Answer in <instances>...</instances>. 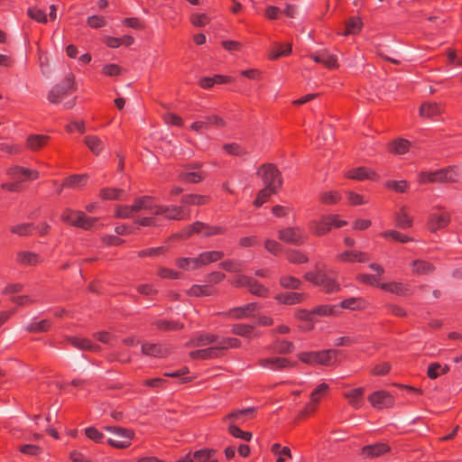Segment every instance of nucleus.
I'll return each mask as SVG.
<instances>
[{
  "mask_svg": "<svg viewBox=\"0 0 462 462\" xmlns=\"http://www.w3.org/2000/svg\"><path fill=\"white\" fill-rule=\"evenodd\" d=\"M217 335L216 334H201L198 335L188 343L190 347H197L189 353L192 359H212L218 357L221 353L217 345Z\"/></svg>",
  "mask_w": 462,
  "mask_h": 462,
  "instance_id": "obj_1",
  "label": "nucleus"
},
{
  "mask_svg": "<svg viewBox=\"0 0 462 462\" xmlns=\"http://www.w3.org/2000/svg\"><path fill=\"white\" fill-rule=\"evenodd\" d=\"M304 278L320 287L326 293H332L340 290V285L336 279L328 276L327 271L318 265L315 268V272L307 273Z\"/></svg>",
  "mask_w": 462,
  "mask_h": 462,
  "instance_id": "obj_2",
  "label": "nucleus"
},
{
  "mask_svg": "<svg viewBox=\"0 0 462 462\" xmlns=\"http://www.w3.org/2000/svg\"><path fill=\"white\" fill-rule=\"evenodd\" d=\"M340 356V351L328 349L320 352H302L299 354V358L309 365H332L339 360Z\"/></svg>",
  "mask_w": 462,
  "mask_h": 462,
  "instance_id": "obj_3",
  "label": "nucleus"
},
{
  "mask_svg": "<svg viewBox=\"0 0 462 462\" xmlns=\"http://www.w3.org/2000/svg\"><path fill=\"white\" fill-rule=\"evenodd\" d=\"M105 430L113 433V437L106 440V443L117 449H125L131 446V441L134 439V431L131 429L120 426H107Z\"/></svg>",
  "mask_w": 462,
  "mask_h": 462,
  "instance_id": "obj_4",
  "label": "nucleus"
},
{
  "mask_svg": "<svg viewBox=\"0 0 462 462\" xmlns=\"http://www.w3.org/2000/svg\"><path fill=\"white\" fill-rule=\"evenodd\" d=\"M141 200H145V204H147V208H142V211L148 212L149 216L139 217L135 222L142 226H158L156 217L163 216L164 210L161 211L159 208H164V205L153 203V199L149 196L142 197Z\"/></svg>",
  "mask_w": 462,
  "mask_h": 462,
  "instance_id": "obj_5",
  "label": "nucleus"
},
{
  "mask_svg": "<svg viewBox=\"0 0 462 462\" xmlns=\"http://www.w3.org/2000/svg\"><path fill=\"white\" fill-rule=\"evenodd\" d=\"M257 174L262 178L263 183L265 187L278 190L282 186V178L280 171L273 164H264L261 166Z\"/></svg>",
  "mask_w": 462,
  "mask_h": 462,
  "instance_id": "obj_6",
  "label": "nucleus"
},
{
  "mask_svg": "<svg viewBox=\"0 0 462 462\" xmlns=\"http://www.w3.org/2000/svg\"><path fill=\"white\" fill-rule=\"evenodd\" d=\"M280 240L293 245H300L304 243L307 238L305 232L300 227H285L279 230Z\"/></svg>",
  "mask_w": 462,
  "mask_h": 462,
  "instance_id": "obj_7",
  "label": "nucleus"
},
{
  "mask_svg": "<svg viewBox=\"0 0 462 462\" xmlns=\"http://www.w3.org/2000/svg\"><path fill=\"white\" fill-rule=\"evenodd\" d=\"M368 402L370 404L377 409H389L394 405L393 396L387 391L380 390L375 391L368 396Z\"/></svg>",
  "mask_w": 462,
  "mask_h": 462,
  "instance_id": "obj_8",
  "label": "nucleus"
},
{
  "mask_svg": "<svg viewBox=\"0 0 462 462\" xmlns=\"http://www.w3.org/2000/svg\"><path fill=\"white\" fill-rule=\"evenodd\" d=\"M255 407H249L245 409L241 410H234L228 414H226L225 417H223L222 420L224 422L227 420H231L233 424L236 422L241 424L245 422L248 420H252L255 417Z\"/></svg>",
  "mask_w": 462,
  "mask_h": 462,
  "instance_id": "obj_9",
  "label": "nucleus"
},
{
  "mask_svg": "<svg viewBox=\"0 0 462 462\" xmlns=\"http://www.w3.org/2000/svg\"><path fill=\"white\" fill-rule=\"evenodd\" d=\"M142 208H147L145 200H141V198L136 199L132 206H117L116 217L119 218H131L134 214L142 211Z\"/></svg>",
  "mask_w": 462,
  "mask_h": 462,
  "instance_id": "obj_10",
  "label": "nucleus"
},
{
  "mask_svg": "<svg viewBox=\"0 0 462 462\" xmlns=\"http://www.w3.org/2000/svg\"><path fill=\"white\" fill-rule=\"evenodd\" d=\"M7 173L14 180H16L19 183L27 180H34L39 177V172L37 171L21 166L11 167L8 169Z\"/></svg>",
  "mask_w": 462,
  "mask_h": 462,
  "instance_id": "obj_11",
  "label": "nucleus"
},
{
  "mask_svg": "<svg viewBox=\"0 0 462 462\" xmlns=\"http://www.w3.org/2000/svg\"><path fill=\"white\" fill-rule=\"evenodd\" d=\"M365 388L356 387L343 393V397L347 400L348 404L356 410L360 409L364 404Z\"/></svg>",
  "mask_w": 462,
  "mask_h": 462,
  "instance_id": "obj_12",
  "label": "nucleus"
},
{
  "mask_svg": "<svg viewBox=\"0 0 462 462\" xmlns=\"http://www.w3.org/2000/svg\"><path fill=\"white\" fill-rule=\"evenodd\" d=\"M390 449L389 445L385 443H375L364 446L361 449V454L366 457L373 458L386 454Z\"/></svg>",
  "mask_w": 462,
  "mask_h": 462,
  "instance_id": "obj_13",
  "label": "nucleus"
},
{
  "mask_svg": "<svg viewBox=\"0 0 462 462\" xmlns=\"http://www.w3.org/2000/svg\"><path fill=\"white\" fill-rule=\"evenodd\" d=\"M142 353L144 356L164 357L170 353V350L168 347L160 344L143 343L142 345Z\"/></svg>",
  "mask_w": 462,
  "mask_h": 462,
  "instance_id": "obj_14",
  "label": "nucleus"
},
{
  "mask_svg": "<svg viewBox=\"0 0 462 462\" xmlns=\"http://www.w3.org/2000/svg\"><path fill=\"white\" fill-rule=\"evenodd\" d=\"M449 215L446 212L440 214L433 213L430 215L428 221V227L431 232H436L438 229L443 228L449 223Z\"/></svg>",
  "mask_w": 462,
  "mask_h": 462,
  "instance_id": "obj_15",
  "label": "nucleus"
},
{
  "mask_svg": "<svg viewBox=\"0 0 462 462\" xmlns=\"http://www.w3.org/2000/svg\"><path fill=\"white\" fill-rule=\"evenodd\" d=\"M200 163H193L185 167L183 171L180 172V179L189 183H198L201 180L202 177L199 173L193 171L194 169H199Z\"/></svg>",
  "mask_w": 462,
  "mask_h": 462,
  "instance_id": "obj_16",
  "label": "nucleus"
},
{
  "mask_svg": "<svg viewBox=\"0 0 462 462\" xmlns=\"http://www.w3.org/2000/svg\"><path fill=\"white\" fill-rule=\"evenodd\" d=\"M160 209L161 211L164 210L163 217L169 220H182L189 217V214H187L182 207L164 205V208Z\"/></svg>",
  "mask_w": 462,
  "mask_h": 462,
  "instance_id": "obj_17",
  "label": "nucleus"
},
{
  "mask_svg": "<svg viewBox=\"0 0 462 462\" xmlns=\"http://www.w3.org/2000/svg\"><path fill=\"white\" fill-rule=\"evenodd\" d=\"M67 341L71 344L73 346H75L78 349L80 350H89L93 352H97L100 350V346L98 345H96L92 343L88 338H80L77 337H68Z\"/></svg>",
  "mask_w": 462,
  "mask_h": 462,
  "instance_id": "obj_18",
  "label": "nucleus"
},
{
  "mask_svg": "<svg viewBox=\"0 0 462 462\" xmlns=\"http://www.w3.org/2000/svg\"><path fill=\"white\" fill-rule=\"evenodd\" d=\"M368 306L367 301L360 297H351L341 301L339 309L349 310H363Z\"/></svg>",
  "mask_w": 462,
  "mask_h": 462,
  "instance_id": "obj_19",
  "label": "nucleus"
},
{
  "mask_svg": "<svg viewBox=\"0 0 462 462\" xmlns=\"http://www.w3.org/2000/svg\"><path fill=\"white\" fill-rule=\"evenodd\" d=\"M420 116L424 118H431L443 112V107L435 102L423 103L420 107Z\"/></svg>",
  "mask_w": 462,
  "mask_h": 462,
  "instance_id": "obj_20",
  "label": "nucleus"
},
{
  "mask_svg": "<svg viewBox=\"0 0 462 462\" xmlns=\"http://www.w3.org/2000/svg\"><path fill=\"white\" fill-rule=\"evenodd\" d=\"M224 256L221 251H206L199 254L197 256L199 268L208 265L211 263H215Z\"/></svg>",
  "mask_w": 462,
  "mask_h": 462,
  "instance_id": "obj_21",
  "label": "nucleus"
},
{
  "mask_svg": "<svg viewBox=\"0 0 462 462\" xmlns=\"http://www.w3.org/2000/svg\"><path fill=\"white\" fill-rule=\"evenodd\" d=\"M411 272L416 274H430L434 271V265L425 260L416 259L411 263Z\"/></svg>",
  "mask_w": 462,
  "mask_h": 462,
  "instance_id": "obj_22",
  "label": "nucleus"
},
{
  "mask_svg": "<svg viewBox=\"0 0 462 462\" xmlns=\"http://www.w3.org/2000/svg\"><path fill=\"white\" fill-rule=\"evenodd\" d=\"M258 309L255 302L246 304L230 310L229 315L235 319H244L252 315Z\"/></svg>",
  "mask_w": 462,
  "mask_h": 462,
  "instance_id": "obj_23",
  "label": "nucleus"
},
{
  "mask_svg": "<svg viewBox=\"0 0 462 462\" xmlns=\"http://www.w3.org/2000/svg\"><path fill=\"white\" fill-rule=\"evenodd\" d=\"M217 450L213 448H201L193 453L194 462H217Z\"/></svg>",
  "mask_w": 462,
  "mask_h": 462,
  "instance_id": "obj_24",
  "label": "nucleus"
},
{
  "mask_svg": "<svg viewBox=\"0 0 462 462\" xmlns=\"http://www.w3.org/2000/svg\"><path fill=\"white\" fill-rule=\"evenodd\" d=\"M337 258L343 262L365 263L368 261V255L361 251H345L338 254Z\"/></svg>",
  "mask_w": 462,
  "mask_h": 462,
  "instance_id": "obj_25",
  "label": "nucleus"
},
{
  "mask_svg": "<svg viewBox=\"0 0 462 462\" xmlns=\"http://www.w3.org/2000/svg\"><path fill=\"white\" fill-rule=\"evenodd\" d=\"M379 287L388 292L396 294V295H405L407 294L409 289L402 282H390L380 283Z\"/></svg>",
  "mask_w": 462,
  "mask_h": 462,
  "instance_id": "obj_26",
  "label": "nucleus"
},
{
  "mask_svg": "<svg viewBox=\"0 0 462 462\" xmlns=\"http://www.w3.org/2000/svg\"><path fill=\"white\" fill-rule=\"evenodd\" d=\"M304 294L300 292H286L277 294L275 300L281 303L287 305H294L303 300Z\"/></svg>",
  "mask_w": 462,
  "mask_h": 462,
  "instance_id": "obj_27",
  "label": "nucleus"
},
{
  "mask_svg": "<svg viewBox=\"0 0 462 462\" xmlns=\"http://www.w3.org/2000/svg\"><path fill=\"white\" fill-rule=\"evenodd\" d=\"M374 176L375 173L374 171L363 167L353 169L346 172V177L356 180L374 179Z\"/></svg>",
  "mask_w": 462,
  "mask_h": 462,
  "instance_id": "obj_28",
  "label": "nucleus"
},
{
  "mask_svg": "<svg viewBox=\"0 0 462 462\" xmlns=\"http://www.w3.org/2000/svg\"><path fill=\"white\" fill-rule=\"evenodd\" d=\"M97 220V218L88 217L85 213L79 211L76 213V218L73 222V226L88 230L94 226Z\"/></svg>",
  "mask_w": 462,
  "mask_h": 462,
  "instance_id": "obj_29",
  "label": "nucleus"
},
{
  "mask_svg": "<svg viewBox=\"0 0 462 462\" xmlns=\"http://www.w3.org/2000/svg\"><path fill=\"white\" fill-rule=\"evenodd\" d=\"M48 140L47 135L31 134L27 138V147L32 151H38L47 143Z\"/></svg>",
  "mask_w": 462,
  "mask_h": 462,
  "instance_id": "obj_30",
  "label": "nucleus"
},
{
  "mask_svg": "<svg viewBox=\"0 0 462 462\" xmlns=\"http://www.w3.org/2000/svg\"><path fill=\"white\" fill-rule=\"evenodd\" d=\"M194 229L197 234H201L205 237L222 233V228L218 226H209L201 222L194 223Z\"/></svg>",
  "mask_w": 462,
  "mask_h": 462,
  "instance_id": "obj_31",
  "label": "nucleus"
},
{
  "mask_svg": "<svg viewBox=\"0 0 462 462\" xmlns=\"http://www.w3.org/2000/svg\"><path fill=\"white\" fill-rule=\"evenodd\" d=\"M176 265L185 271L199 269L197 257H179L175 261Z\"/></svg>",
  "mask_w": 462,
  "mask_h": 462,
  "instance_id": "obj_32",
  "label": "nucleus"
},
{
  "mask_svg": "<svg viewBox=\"0 0 462 462\" xmlns=\"http://www.w3.org/2000/svg\"><path fill=\"white\" fill-rule=\"evenodd\" d=\"M419 181L421 184L426 183H442L441 170L430 172H420L419 174Z\"/></svg>",
  "mask_w": 462,
  "mask_h": 462,
  "instance_id": "obj_33",
  "label": "nucleus"
},
{
  "mask_svg": "<svg viewBox=\"0 0 462 462\" xmlns=\"http://www.w3.org/2000/svg\"><path fill=\"white\" fill-rule=\"evenodd\" d=\"M363 27V23L359 17H351L346 22V31L343 35L358 33Z\"/></svg>",
  "mask_w": 462,
  "mask_h": 462,
  "instance_id": "obj_34",
  "label": "nucleus"
},
{
  "mask_svg": "<svg viewBox=\"0 0 462 462\" xmlns=\"http://www.w3.org/2000/svg\"><path fill=\"white\" fill-rule=\"evenodd\" d=\"M67 95L65 88L58 84L49 91L47 98L51 103L57 104Z\"/></svg>",
  "mask_w": 462,
  "mask_h": 462,
  "instance_id": "obj_35",
  "label": "nucleus"
},
{
  "mask_svg": "<svg viewBox=\"0 0 462 462\" xmlns=\"http://www.w3.org/2000/svg\"><path fill=\"white\" fill-rule=\"evenodd\" d=\"M17 261L25 265H34L40 261V257L38 254L32 252H20L18 254Z\"/></svg>",
  "mask_w": 462,
  "mask_h": 462,
  "instance_id": "obj_36",
  "label": "nucleus"
},
{
  "mask_svg": "<svg viewBox=\"0 0 462 462\" xmlns=\"http://www.w3.org/2000/svg\"><path fill=\"white\" fill-rule=\"evenodd\" d=\"M314 315L319 316H337L340 313L339 307L337 305H321L313 309Z\"/></svg>",
  "mask_w": 462,
  "mask_h": 462,
  "instance_id": "obj_37",
  "label": "nucleus"
},
{
  "mask_svg": "<svg viewBox=\"0 0 462 462\" xmlns=\"http://www.w3.org/2000/svg\"><path fill=\"white\" fill-rule=\"evenodd\" d=\"M395 219L396 225L400 228L406 229L412 226V218L407 214L404 208L396 214Z\"/></svg>",
  "mask_w": 462,
  "mask_h": 462,
  "instance_id": "obj_38",
  "label": "nucleus"
},
{
  "mask_svg": "<svg viewBox=\"0 0 462 462\" xmlns=\"http://www.w3.org/2000/svg\"><path fill=\"white\" fill-rule=\"evenodd\" d=\"M291 51L292 47L291 43L276 44L271 51L270 59L276 60L281 56H287L291 52Z\"/></svg>",
  "mask_w": 462,
  "mask_h": 462,
  "instance_id": "obj_39",
  "label": "nucleus"
},
{
  "mask_svg": "<svg viewBox=\"0 0 462 462\" xmlns=\"http://www.w3.org/2000/svg\"><path fill=\"white\" fill-rule=\"evenodd\" d=\"M273 348L279 354H289L294 350V345L291 341L278 339L273 343Z\"/></svg>",
  "mask_w": 462,
  "mask_h": 462,
  "instance_id": "obj_40",
  "label": "nucleus"
},
{
  "mask_svg": "<svg viewBox=\"0 0 462 462\" xmlns=\"http://www.w3.org/2000/svg\"><path fill=\"white\" fill-rule=\"evenodd\" d=\"M228 433L236 439H241L245 441H250L253 434L250 431H244L236 424L230 423L227 429Z\"/></svg>",
  "mask_w": 462,
  "mask_h": 462,
  "instance_id": "obj_41",
  "label": "nucleus"
},
{
  "mask_svg": "<svg viewBox=\"0 0 462 462\" xmlns=\"http://www.w3.org/2000/svg\"><path fill=\"white\" fill-rule=\"evenodd\" d=\"M260 364L263 367L270 368L271 370H275L276 368L285 367L288 362L284 358L274 357L263 359L260 361Z\"/></svg>",
  "mask_w": 462,
  "mask_h": 462,
  "instance_id": "obj_42",
  "label": "nucleus"
},
{
  "mask_svg": "<svg viewBox=\"0 0 462 462\" xmlns=\"http://www.w3.org/2000/svg\"><path fill=\"white\" fill-rule=\"evenodd\" d=\"M84 142L86 145L90 149V151L95 154H98L103 150V143L97 136H86Z\"/></svg>",
  "mask_w": 462,
  "mask_h": 462,
  "instance_id": "obj_43",
  "label": "nucleus"
},
{
  "mask_svg": "<svg viewBox=\"0 0 462 462\" xmlns=\"http://www.w3.org/2000/svg\"><path fill=\"white\" fill-rule=\"evenodd\" d=\"M85 435L95 443L101 444L105 442L104 434L94 426L86 428Z\"/></svg>",
  "mask_w": 462,
  "mask_h": 462,
  "instance_id": "obj_44",
  "label": "nucleus"
},
{
  "mask_svg": "<svg viewBox=\"0 0 462 462\" xmlns=\"http://www.w3.org/2000/svg\"><path fill=\"white\" fill-rule=\"evenodd\" d=\"M211 293L212 291L208 285H193L187 291V294L190 297L208 296Z\"/></svg>",
  "mask_w": 462,
  "mask_h": 462,
  "instance_id": "obj_45",
  "label": "nucleus"
},
{
  "mask_svg": "<svg viewBox=\"0 0 462 462\" xmlns=\"http://www.w3.org/2000/svg\"><path fill=\"white\" fill-rule=\"evenodd\" d=\"M232 333L237 336L250 337L254 335V327L250 325L237 324L232 328Z\"/></svg>",
  "mask_w": 462,
  "mask_h": 462,
  "instance_id": "obj_46",
  "label": "nucleus"
},
{
  "mask_svg": "<svg viewBox=\"0 0 462 462\" xmlns=\"http://www.w3.org/2000/svg\"><path fill=\"white\" fill-rule=\"evenodd\" d=\"M88 179V175L82 174V175H72L69 177L65 181L63 182V187L67 188H77L81 187L84 185V182Z\"/></svg>",
  "mask_w": 462,
  "mask_h": 462,
  "instance_id": "obj_47",
  "label": "nucleus"
},
{
  "mask_svg": "<svg viewBox=\"0 0 462 462\" xmlns=\"http://www.w3.org/2000/svg\"><path fill=\"white\" fill-rule=\"evenodd\" d=\"M280 284L283 288L297 290L300 288L301 282L293 276L283 275L280 279Z\"/></svg>",
  "mask_w": 462,
  "mask_h": 462,
  "instance_id": "obj_48",
  "label": "nucleus"
},
{
  "mask_svg": "<svg viewBox=\"0 0 462 462\" xmlns=\"http://www.w3.org/2000/svg\"><path fill=\"white\" fill-rule=\"evenodd\" d=\"M441 176L443 182H455L458 179V171L455 166L441 169Z\"/></svg>",
  "mask_w": 462,
  "mask_h": 462,
  "instance_id": "obj_49",
  "label": "nucleus"
},
{
  "mask_svg": "<svg viewBox=\"0 0 462 462\" xmlns=\"http://www.w3.org/2000/svg\"><path fill=\"white\" fill-rule=\"evenodd\" d=\"M329 386L326 383L319 384L310 393L312 402L319 403L320 399L328 393Z\"/></svg>",
  "mask_w": 462,
  "mask_h": 462,
  "instance_id": "obj_50",
  "label": "nucleus"
},
{
  "mask_svg": "<svg viewBox=\"0 0 462 462\" xmlns=\"http://www.w3.org/2000/svg\"><path fill=\"white\" fill-rule=\"evenodd\" d=\"M310 228L313 231L315 235L323 236L330 230L331 226L330 225H326L324 223L323 217L321 221H312L310 224Z\"/></svg>",
  "mask_w": 462,
  "mask_h": 462,
  "instance_id": "obj_51",
  "label": "nucleus"
},
{
  "mask_svg": "<svg viewBox=\"0 0 462 462\" xmlns=\"http://www.w3.org/2000/svg\"><path fill=\"white\" fill-rule=\"evenodd\" d=\"M249 291L252 293V294H254L256 296H260V297H266L269 293V291L267 288H265L264 286H263L262 284H260L257 281L255 280H252L248 288Z\"/></svg>",
  "mask_w": 462,
  "mask_h": 462,
  "instance_id": "obj_52",
  "label": "nucleus"
},
{
  "mask_svg": "<svg viewBox=\"0 0 462 462\" xmlns=\"http://www.w3.org/2000/svg\"><path fill=\"white\" fill-rule=\"evenodd\" d=\"M217 345L219 347L220 353H222L224 350L229 348V347H237L240 346V341L236 338L233 337H219L217 336Z\"/></svg>",
  "mask_w": 462,
  "mask_h": 462,
  "instance_id": "obj_53",
  "label": "nucleus"
},
{
  "mask_svg": "<svg viewBox=\"0 0 462 462\" xmlns=\"http://www.w3.org/2000/svg\"><path fill=\"white\" fill-rule=\"evenodd\" d=\"M276 192L277 190L264 186V188L258 192L256 199L254 200V204L256 207H260L269 199V197L272 194H274Z\"/></svg>",
  "mask_w": 462,
  "mask_h": 462,
  "instance_id": "obj_54",
  "label": "nucleus"
},
{
  "mask_svg": "<svg viewBox=\"0 0 462 462\" xmlns=\"http://www.w3.org/2000/svg\"><path fill=\"white\" fill-rule=\"evenodd\" d=\"M410 146V143L404 139H399L394 141L391 144V151L397 154H402L408 152Z\"/></svg>",
  "mask_w": 462,
  "mask_h": 462,
  "instance_id": "obj_55",
  "label": "nucleus"
},
{
  "mask_svg": "<svg viewBox=\"0 0 462 462\" xmlns=\"http://www.w3.org/2000/svg\"><path fill=\"white\" fill-rule=\"evenodd\" d=\"M50 327V321L47 319L41 320L38 322H33L29 324L26 327V331L28 332H33V333H39L48 330Z\"/></svg>",
  "mask_w": 462,
  "mask_h": 462,
  "instance_id": "obj_56",
  "label": "nucleus"
},
{
  "mask_svg": "<svg viewBox=\"0 0 462 462\" xmlns=\"http://www.w3.org/2000/svg\"><path fill=\"white\" fill-rule=\"evenodd\" d=\"M381 235L385 238H392L395 241H399L402 243H407L412 240V238L409 237L408 236L401 234L400 232L395 230H387L383 232Z\"/></svg>",
  "mask_w": 462,
  "mask_h": 462,
  "instance_id": "obj_57",
  "label": "nucleus"
},
{
  "mask_svg": "<svg viewBox=\"0 0 462 462\" xmlns=\"http://www.w3.org/2000/svg\"><path fill=\"white\" fill-rule=\"evenodd\" d=\"M287 259L292 263H303L308 262V257L300 251L290 250L287 253Z\"/></svg>",
  "mask_w": 462,
  "mask_h": 462,
  "instance_id": "obj_58",
  "label": "nucleus"
},
{
  "mask_svg": "<svg viewBox=\"0 0 462 462\" xmlns=\"http://www.w3.org/2000/svg\"><path fill=\"white\" fill-rule=\"evenodd\" d=\"M28 15L37 21L38 23H47V15L46 14L38 7H31L27 11Z\"/></svg>",
  "mask_w": 462,
  "mask_h": 462,
  "instance_id": "obj_59",
  "label": "nucleus"
},
{
  "mask_svg": "<svg viewBox=\"0 0 462 462\" xmlns=\"http://www.w3.org/2000/svg\"><path fill=\"white\" fill-rule=\"evenodd\" d=\"M32 227V224L23 223L11 226L10 230L12 233L19 236H27L31 233Z\"/></svg>",
  "mask_w": 462,
  "mask_h": 462,
  "instance_id": "obj_60",
  "label": "nucleus"
},
{
  "mask_svg": "<svg viewBox=\"0 0 462 462\" xmlns=\"http://www.w3.org/2000/svg\"><path fill=\"white\" fill-rule=\"evenodd\" d=\"M223 149L229 154L235 156H242L247 153L239 144L237 143H226Z\"/></svg>",
  "mask_w": 462,
  "mask_h": 462,
  "instance_id": "obj_61",
  "label": "nucleus"
},
{
  "mask_svg": "<svg viewBox=\"0 0 462 462\" xmlns=\"http://www.w3.org/2000/svg\"><path fill=\"white\" fill-rule=\"evenodd\" d=\"M207 201L206 197L201 195H187L182 198L181 202L188 205H202Z\"/></svg>",
  "mask_w": 462,
  "mask_h": 462,
  "instance_id": "obj_62",
  "label": "nucleus"
},
{
  "mask_svg": "<svg viewBox=\"0 0 462 462\" xmlns=\"http://www.w3.org/2000/svg\"><path fill=\"white\" fill-rule=\"evenodd\" d=\"M123 192V189H103L100 191V196L103 199H118Z\"/></svg>",
  "mask_w": 462,
  "mask_h": 462,
  "instance_id": "obj_63",
  "label": "nucleus"
},
{
  "mask_svg": "<svg viewBox=\"0 0 462 462\" xmlns=\"http://www.w3.org/2000/svg\"><path fill=\"white\" fill-rule=\"evenodd\" d=\"M19 451L31 456H38L42 452V448L37 445L25 444L19 447Z\"/></svg>",
  "mask_w": 462,
  "mask_h": 462,
  "instance_id": "obj_64",
  "label": "nucleus"
}]
</instances>
